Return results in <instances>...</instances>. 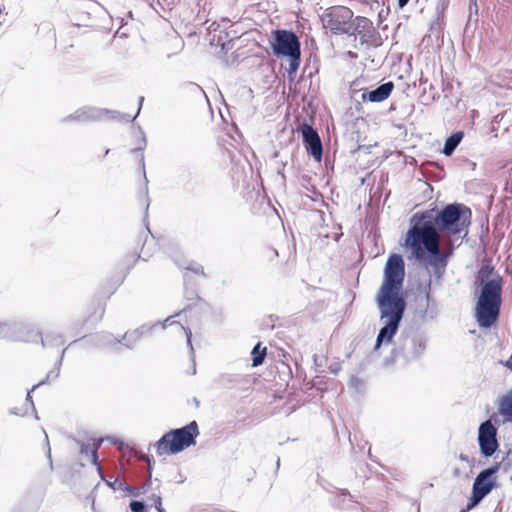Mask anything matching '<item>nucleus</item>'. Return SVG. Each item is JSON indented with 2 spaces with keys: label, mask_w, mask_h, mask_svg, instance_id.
I'll return each mask as SVG.
<instances>
[{
  "label": "nucleus",
  "mask_w": 512,
  "mask_h": 512,
  "mask_svg": "<svg viewBox=\"0 0 512 512\" xmlns=\"http://www.w3.org/2000/svg\"><path fill=\"white\" fill-rule=\"evenodd\" d=\"M471 210L461 203L446 205L442 210L436 208L417 212L410 218V226L429 233L447 235L467 234Z\"/></svg>",
  "instance_id": "1"
},
{
  "label": "nucleus",
  "mask_w": 512,
  "mask_h": 512,
  "mask_svg": "<svg viewBox=\"0 0 512 512\" xmlns=\"http://www.w3.org/2000/svg\"><path fill=\"white\" fill-rule=\"evenodd\" d=\"M405 245L411 248L412 254L417 260H425L426 253H428V263L435 272L444 271L450 252L441 251L438 233L423 232L410 226L405 236Z\"/></svg>",
  "instance_id": "2"
},
{
  "label": "nucleus",
  "mask_w": 512,
  "mask_h": 512,
  "mask_svg": "<svg viewBox=\"0 0 512 512\" xmlns=\"http://www.w3.org/2000/svg\"><path fill=\"white\" fill-rule=\"evenodd\" d=\"M491 271L492 269L479 276L481 278V290L476 304V319L482 328H490L498 320L502 302V277L497 275L484 281V276L487 277Z\"/></svg>",
  "instance_id": "3"
},
{
  "label": "nucleus",
  "mask_w": 512,
  "mask_h": 512,
  "mask_svg": "<svg viewBox=\"0 0 512 512\" xmlns=\"http://www.w3.org/2000/svg\"><path fill=\"white\" fill-rule=\"evenodd\" d=\"M405 277V264L401 255L392 254L384 268V280L376 301L406 304L400 294Z\"/></svg>",
  "instance_id": "4"
},
{
  "label": "nucleus",
  "mask_w": 512,
  "mask_h": 512,
  "mask_svg": "<svg viewBox=\"0 0 512 512\" xmlns=\"http://www.w3.org/2000/svg\"><path fill=\"white\" fill-rule=\"evenodd\" d=\"M273 54L277 57H287L289 67L288 77L293 80L301 62V44L297 35L290 30H276L271 43Z\"/></svg>",
  "instance_id": "5"
},
{
  "label": "nucleus",
  "mask_w": 512,
  "mask_h": 512,
  "mask_svg": "<svg viewBox=\"0 0 512 512\" xmlns=\"http://www.w3.org/2000/svg\"><path fill=\"white\" fill-rule=\"evenodd\" d=\"M376 302L380 313V321L383 326L377 335L374 350H377L382 345H389L392 343L399 330L400 323L406 309V304L380 301Z\"/></svg>",
  "instance_id": "6"
},
{
  "label": "nucleus",
  "mask_w": 512,
  "mask_h": 512,
  "mask_svg": "<svg viewBox=\"0 0 512 512\" xmlns=\"http://www.w3.org/2000/svg\"><path fill=\"white\" fill-rule=\"evenodd\" d=\"M199 435L196 421L165 433L155 444L158 455L177 454L194 445Z\"/></svg>",
  "instance_id": "7"
},
{
  "label": "nucleus",
  "mask_w": 512,
  "mask_h": 512,
  "mask_svg": "<svg viewBox=\"0 0 512 512\" xmlns=\"http://www.w3.org/2000/svg\"><path fill=\"white\" fill-rule=\"evenodd\" d=\"M426 349V340L422 335L416 333L402 334L397 345L391 352V359L385 363L393 364L396 359L403 358L406 362L417 360Z\"/></svg>",
  "instance_id": "8"
},
{
  "label": "nucleus",
  "mask_w": 512,
  "mask_h": 512,
  "mask_svg": "<svg viewBox=\"0 0 512 512\" xmlns=\"http://www.w3.org/2000/svg\"><path fill=\"white\" fill-rule=\"evenodd\" d=\"M353 12L345 6H333L327 8L322 16L321 22L325 29L332 34H347L351 32Z\"/></svg>",
  "instance_id": "9"
},
{
  "label": "nucleus",
  "mask_w": 512,
  "mask_h": 512,
  "mask_svg": "<svg viewBox=\"0 0 512 512\" xmlns=\"http://www.w3.org/2000/svg\"><path fill=\"white\" fill-rule=\"evenodd\" d=\"M497 486V467H488L482 470L473 482L471 496L466 509L470 510L478 505Z\"/></svg>",
  "instance_id": "10"
},
{
  "label": "nucleus",
  "mask_w": 512,
  "mask_h": 512,
  "mask_svg": "<svg viewBox=\"0 0 512 512\" xmlns=\"http://www.w3.org/2000/svg\"><path fill=\"white\" fill-rule=\"evenodd\" d=\"M144 97H139V107L137 113L131 117L129 114H121L118 111H111L107 109H97L92 107H83L75 111V113L65 118L66 121L75 120L78 122H89L100 120L107 117L112 120H123L125 122H133L139 115Z\"/></svg>",
  "instance_id": "11"
},
{
  "label": "nucleus",
  "mask_w": 512,
  "mask_h": 512,
  "mask_svg": "<svg viewBox=\"0 0 512 512\" xmlns=\"http://www.w3.org/2000/svg\"><path fill=\"white\" fill-rule=\"evenodd\" d=\"M349 35H354L359 38L362 45L377 46L379 34L375 29L373 22L366 18L357 16L352 22L351 32Z\"/></svg>",
  "instance_id": "12"
},
{
  "label": "nucleus",
  "mask_w": 512,
  "mask_h": 512,
  "mask_svg": "<svg viewBox=\"0 0 512 512\" xmlns=\"http://www.w3.org/2000/svg\"><path fill=\"white\" fill-rule=\"evenodd\" d=\"M478 443L484 457H491L497 451V430L491 421L487 420L479 426Z\"/></svg>",
  "instance_id": "13"
},
{
  "label": "nucleus",
  "mask_w": 512,
  "mask_h": 512,
  "mask_svg": "<svg viewBox=\"0 0 512 512\" xmlns=\"http://www.w3.org/2000/svg\"><path fill=\"white\" fill-rule=\"evenodd\" d=\"M300 131L302 134L303 144L307 152L315 161L320 162L323 156V146L318 132L306 123L301 125Z\"/></svg>",
  "instance_id": "14"
},
{
  "label": "nucleus",
  "mask_w": 512,
  "mask_h": 512,
  "mask_svg": "<svg viewBox=\"0 0 512 512\" xmlns=\"http://www.w3.org/2000/svg\"><path fill=\"white\" fill-rule=\"evenodd\" d=\"M394 84L392 81L385 82L379 85L376 89L367 91L364 90L361 99L372 103H379L386 100L392 93Z\"/></svg>",
  "instance_id": "15"
},
{
  "label": "nucleus",
  "mask_w": 512,
  "mask_h": 512,
  "mask_svg": "<svg viewBox=\"0 0 512 512\" xmlns=\"http://www.w3.org/2000/svg\"><path fill=\"white\" fill-rule=\"evenodd\" d=\"M430 288H431V282L428 283L427 290H426L424 296L417 298V302L419 303V306L425 307L424 309H420L418 311L419 317L422 320L433 319L436 316V306H435V303L431 300Z\"/></svg>",
  "instance_id": "16"
},
{
  "label": "nucleus",
  "mask_w": 512,
  "mask_h": 512,
  "mask_svg": "<svg viewBox=\"0 0 512 512\" xmlns=\"http://www.w3.org/2000/svg\"><path fill=\"white\" fill-rule=\"evenodd\" d=\"M65 351L66 349H63L62 350V353H61V356L59 358V360L57 361L54 369H52L51 371L48 372L46 378L42 381H40L39 383L35 384L32 389L30 391H28L27 393V397H26V401L30 403L31 407L34 409V402L32 400V396H31V392L34 391L36 388H38L39 386L45 384L49 379H56L59 374H60V366L62 364V361H63V357H64V354H65Z\"/></svg>",
  "instance_id": "17"
},
{
  "label": "nucleus",
  "mask_w": 512,
  "mask_h": 512,
  "mask_svg": "<svg viewBox=\"0 0 512 512\" xmlns=\"http://www.w3.org/2000/svg\"><path fill=\"white\" fill-rule=\"evenodd\" d=\"M463 137H464L463 131H456L453 134H451L445 140L444 147L442 150L443 154H445L446 156H451L454 153L457 146L461 143Z\"/></svg>",
  "instance_id": "18"
},
{
  "label": "nucleus",
  "mask_w": 512,
  "mask_h": 512,
  "mask_svg": "<svg viewBox=\"0 0 512 512\" xmlns=\"http://www.w3.org/2000/svg\"><path fill=\"white\" fill-rule=\"evenodd\" d=\"M498 411L504 418L512 421V389L501 397Z\"/></svg>",
  "instance_id": "19"
},
{
  "label": "nucleus",
  "mask_w": 512,
  "mask_h": 512,
  "mask_svg": "<svg viewBox=\"0 0 512 512\" xmlns=\"http://www.w3.org/2000/svg\"><path fill=\"white\" fill-rule=\"evenodd\" d=\"M92 341L94 342V345L97 347L113 346L121 342V340H119L113 334L108 332H100L95 334L92 337Z\"/></svg>",
  "instance_id": "20"
},
{
  "label": "nucleus",
  "mask_w": 512,
  "mask_h": 512,
  "mask_svg": "<svg viewBox=\"0 0 512 512\" xmlns=\"http://www.w3.org/2000/svg\"><path fill=\"white\" fill-rule=\"evenodd\" d=\"M102 439L97 443H93V445L89 443H81L80 444V453L84 455H91L92 463L100 469V465L98 463V454L97 451L102 443Z\"/></svg>",
  "instance_id": "21"
},
{
  "label": "nucleus",
  "mask_w": 512,
  "mask_h": 512,
  "mask_svg": "<svg viewBox=\"0 0 512 512\" xmlns=\"http://www.w3.org/2000/svg\"><path fill=\"white\" fill-rule=\"evenodd\" d=\"M174 316H170L163 323L157 322L155 324H144L141 327L137 328V330H140L141 336L146 335L152 331V329L158 325L162 326V329H165L168 325H174L177 324L175 320H173Z\"/></svg>",
  "instance_id": "22"
},
{
  "label": "nucleus",
  "mask_w": 512,
  "mask_h": 512,
  "mask_svg": "<svg viewBox=\"0 0 512 512\" xmlns=\"http://www.w3.org/2000/svg\"><path fill=\"white\" fill-rule=\"evenodd\" d=\"M261 343H257L252 349V366L257 367L260 366L265 359L266 356V347L260 350Z\"/></svg>",
  "instance_id": "23"
},
{
  "label": "nucleus",
  "mask_w": 512,
  "mask_h": 512,
  "mask_svg": "<svg viewBox=\"0 0 512 512\" xmlns=\"http://www.w3.org/2000/svg\"><path fill=\"white\" fill-rule=\"evenodd\" d=\"M43 347L46 346H61L64 344L63 337L54 333H47L45 337H41Z\"/></svg>",
  "instance_id": "24"
},
{
  "label": "nucleus",
  "mask_w": 512,
  "mask_h": 512,
  "mask_svg": "<svg viewBox=\"0 0 512 512\" xmlns=\"http://www.w3.org/2000/svg\"><path fill=\"white\" fill-rule=\"evenodd\" d=\"M141 337L142 336L140 330L135 329L133 331L127 332L123 336V340L125 341L124 345L127 348H132L140 340Z\"/></svg>",
  "instance_id": "25"
},
{
  "label": "nucleus",
  "mask_w": 512,
  "mask_h": 512,
  "mask_svg": "<svg viewBox=\"0 0 512 512\" xmlns=\"http://www.w3.org/2000/svg\"><path fill=\"white\" fill-rule=\"evenodd\" d=\"M337 499L338 505L344 509L350 508L351 503L357 502L353 499V496L348 491L345 490H342L341 493L337 495Z\"/></svg>",
  "instance_id": "26"
},
{
  "label": "nucleus",
  "mask_w": 512,
  "mask_h": 512,
  "mask_svg": "<svg viewBox=\"0 0 512 512\" xmlns=\"http://www.w3.org/2000/svg\"><path fill=\"white\" fill-rule=\"evenodd\" d=\"M509 453L500 461L492 465L491 467H497V473L500 470H503L504 472L509 471V469L512 467V460L509 458Z\"/></svg>",
  "instance_id": "27"
},
{
  "label": "nucleus",
  "mask_w": 512,
  "mask_h": 512,
  "mask_svg": "<svg viewBox=\"0 0 512 512\" xmlns=\"http://www.w3.org/2000/svg\"><path fill=\"white\" fill-rule=\"evenodd\" d=\"M148 500L155 506L158 512H166L165 509L162 507V497L160 493H152L148 497Z\"/></svg>",
  "instance_id": "28"
},
{
  "label": "nucleus",
  "mask_w": 512,
  "mask_h": 512,
  "mask_svg": "<svg viewBox=\"0 0 512 512\" xmlns=\"http://www.w3.org/2000/svg\"><path fill=\"white\" fill-rule=\"evenodd\" d=\"M179 330L185 333L186 338H187V345L190 348L191 354L193 355L194 349H193L192 342H191V337H192L191 330L189 328L184 327L183 325H179Z\"/></svg>",
  "instance_id": "29"
},
{
  "label": "nucleus",
  "mask_w": 512,
  "mask_h": 512,
  "mask_svg": "<svg viewBox=\"0 0 512 512\" xmlns=\"http://www.w3.org/2000/svg\"><path fill=\"white\" fill-rule=\"evenodd\" d=\"M130 509L132 512H144L145 504L141 501L133 500L130 502Z\"/></svg>",
  "instance_id": "30"
},
{
  "label": "nucleus",
  "mask_w": 512,
  "mask_h": 512,
  "mask_svg": "<svg viewBox=\"0 0 512 512\" xmlns=\"http://www.w3.org/2000/svg\"><path fill=\"white\" fill-rule=\"evenodd\" d=\"M151 486H152V479H151V472H150L145 483L139 488L140 492L137 493L136 495L146 494L151 489Z\"/></svg>",
  "instance_id": "31"
},
{
  "label": "nucleus",
  "mask_w": 512,
  "mask_h": 512,
  "mask_svg": "<svg viewBox=\"0 0 512 512\" xmlns=\"http://www.w3.org/2000/svg\"><path fill=\"white\" fill-rule=\"evenodd\" d=\"M186 269L194 272L195 274H200L202 276H205L203 267L199 264H193L191 266H188Z\"/></svg>",
  "instance_id": "32"
},
{
  "label": "nucleus",
  "mask_w": 512,
  "mask_h": 512,
  "mask_svg": "<svg viewBox=\"0 0 512 512\" xmlns=\"http://www.w3.org/2000/svg\"><path fill=\"white\" fill-rule=\"evenodd\" d=\"M341 369V366H340V363L338 362H335V363H332L330 366H329V371L332 373V374H338V372L340 371Z\"/></svg>",
  "instance_id": "33"
},
{
  "label": "nucleus",
  "mask_w": 512,
  "mask_h": 512,
  "mask_svg": "<svg viewBox=\"0 0 512 512\" xmlns=\"http://www.w3.org/2000/svg\"><path fill=\"white\" fill-rule=\"evenodd\" d=\"M45 434V439H46V444H47V457L50 461V465L52 466V458H51V449H50V446H49V441H48V436L47 434L44 432Z\"/></svg>",
  "instance_id": "34"
},
{
  "label": "nucleus",
  "mask_w": 512,
  "mask_h": 512,
  "mask_svg": "<svg viewBox=\"0 0 512 512\" xmlns=\"http://www.w3.org/2000/svg\"><path fill=\"white\" fill-rule=\"evenodd\" d=\"M141 134H142V142H143V146H140L138 148H134L131 150L132 153H135V152H138V151H143L145 145H146V139H145V136L143 134V132L141 131Z\"/></svg>",
  "instance_id": "35"
},
{
  "label": "nucleus",
  "mask_w": 512,
  "mask_h": 512,
  "mask_svg": "<svg viewBox=\"0 0 512 512\" xmlns=\"http://www.w3.org/2000/svg\"><path fill=\"white\" fill-rule=\"evenodd\" d=\"M459 459L463 462L470 463V458L468 455L461 453Z\"/></svg>",
  "instance_id": "36"
},
{
  "label": "nucleus",
  "mask_w": 512,
  "mask_h": 512,
  "mask_svg": "<svg viewBox=\"0 0 512 512\" xmlns=\"http://www.w3.org/2000/svg\"><path fill=\"white\" fill-rule=\"evenodd\" d=\"M6 328H8L7 324H1V323H0V336L5 337V336L7 335V334H6V332H3V331H2V330H4V329H6Z\"/></svg>",
  "instance_id": "37"
},
{
  "label": "nucleus",
  "mask_w": 512,
  "mask_h": 512,
  "mask_svg": "<svg viewBox=\"0 0 512 512\" xmlns=\"http://www.w3.org/2000/svg\"><path fill=\"white\" fill-rule=\"evenodd\" d=\"M410 0H398V6L399 8H404Z\"/></svg>",
  "instance_id": "38"
},
{
  "label": "nucleus",
  "mask_w": 512,
  "mask_h": 512,
  "mask_svg": "<svg viewBox=\"0 0 512 512\" xmlns=\"http://www.w3.org/2000/svg\"><path fill=\"white\" fill-rule=\"evenodd\" d=\"M140 164H141V166H142L143 172L145 173V171H144V168H145V162H144V155H143V154H141V156H140ZM144 178H145V180H147V178H146V175H145V174H144Z\"/></svg>",
  "instance_id": "39"
},
{
  "label": "nucleus",
  "mask_w": 512,
  "mask_h": 512,
  "mask_svg": "<svg viewBox=\"0 0 512 512\" xmlns=\"http://www.w3.org/2000/svg\"><path fill=\"white\" fill-rule=\"evenodd\" d=\"M473 6L477 10V2H476V0H470V10H472Z\"/></svg>",
  "instance_id": "40"
},
{
  "label": "nucleus",
  "mask_w": 512,
  "mask_h": 512,
  "mask_svg": "<svg viewBox=\"0 0 512 512\" xmlns=\"http://www.w3.org/2000/svg\"><path fill=\"white\" fill-rule=\"evenodd\" d=\"M10 413H11V414H14V415H20V413H19V412H18V410H16V409H12V410L10 411Z\"/></svg>",
  "instance_id": "41"
},
{
  "label": "nucleus",
  "mask_w": 512,
  "mask_h": 512,
  "mask_svg": "<svg viewBox=\"0 0 512 512\" xmlns=\"http://www.w3.org/2000/svg\"><path fill=\"white\" fill-rule=\"evenodd\" d=\"M351 381H352V382H354V381H358V379H356V378H354V377H353V378L351 379Z\"/></svg>",
  "instance_id": "42"
}]
</instances>
